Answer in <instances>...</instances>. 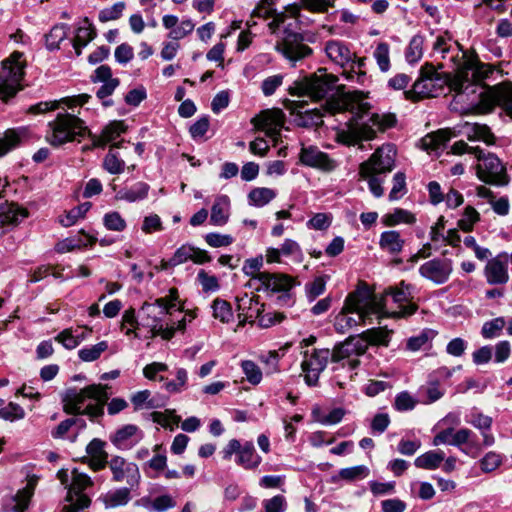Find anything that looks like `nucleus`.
I'll return each instance as SVG.
<instances>
[{"label":"nucleus","mask_w":512,"mask_h":512,"mask_svg":"<svg viewBox=\"0 0 512 512\" xmlns=\"http://www.w3.org/2000/svg\"><path fill=\"white\" fill-rule=\"evenodd\" d=\"M33 485L28 483L26 487L22 490L18 491V493L14 497L15 505L13 507L14 512H24L30 502V499L33 495Z\"/></svg>","instance_id":"48"},{"label":"nucleus","mask_w":512,"mask_h":512,"mask_svg":"<svg viewBox=\"0 0 512 512\" xmlns=\"http://www.w3.org/2000/svg\"><path fill=\"white\" fill-rule=\"evenodd\" d=\"M423 394L422 403L430 404L443 397L444 391L440 388L437 382H429L426 386H423L420 390Z\"/></svg>","instance_id":"52"},{"label":"nucleus","mask_w":512,"mask_h":512,"mask_svg":"<svg viewBox=\"0 0 512 512\" xmlns=\"http://www.w3.org/2000/svg\"><path fill=\"white\" fill-rule=\"evenodd\" d=\"M370 109V104L365 101V95L362 92L354 91L344 94L336 100H329L324 106V110L334 114L341 111H350L353 117L346 128L337 132L338 142L345 145H355L362 140H372L376 131H385L396 123L394 114L374 113L367 121H361V118Z\"/></svg>","instance_id":"1"},{"label":"nucleus","mask_w":512,"mask_h":512,"mask_svg":"<svg viewBox=\"0 0 512 512\" xmlns=\"http://www.w3.org/2000/svg\"><path fill=\"white\" fill-rule=\"evenodd\" d=\"M285 115L280 109H267L255 116L251 122L256 129L262 130L275 142L280 137V130L284 125Z\"/></svg>","instance_id":"17"},{"label":"nucleus","mask_w":512,"mask_h":512,"mask_svg":"<svg viewBox=\"0 0 512 512\" xmlns=\"http://www.w3.org/2000/svg\"><path fill=\"white\" fill-rule=\"evenodd\" d=\"M385 303L371 296L367 287H358L350 293L340 313L335 318V328L345 333L350 328L366 323L372 315H377Z\"/></svg>","instance_id":"2"},{"label":"nucleus","mask_w":512,"mask_h":512,"mask_svg":"<svg viewBox=\"0 0 512 512\" xmlns=\"http://www.w3.org/2000/svg\"><path fill=\"white\" fill-rule=\"evenodd\" d=\"M169 314L167 299L159 298L155 303H144L140 310V324L144 327H155L161 323V316Z\"/></svg>","instance_id":"22"},{"label":"nucleus","mask_w":512,"mask_h":512,"mask_svg":"<svg viewBox=\"0 0 512 512\" xmlns=\"http://www.w3.org/2000/svg\"><path fill=\"white\" fill-rule=\"evenodd\" d=\"M371 296L385 303L377 313L379 317H408L417 310V305L409 302L412 298L411 286L404 281L399 286L388 287L380 296L372 293Z\"/></svg>","instance_id":"6"},{"label":"nucleus","mask_w":512,"mask_h":512,"mask_svg":"<svg viewBox=\"0 0 512 512\" xmlns=\"http://www.w3.org/2000/svg\"><path fill=\"white\" fill-rule=\"evenodd\" d=\"M481 162L477 165V176L480 180L495 184L505 185L508 183L505 168L498 157L493 154L483 155L481 151Z\"/></svg>","instance_id":"16"},{"label":"nucleus","mask_w":512,"mask_h":512,"mask_svg":"<svg viewBox=\"0 0 512 512\" xmlns=\"http://www.w3.org/2000/svg\"><path fill=\"white\" fill-rule=\"evenodd\" d=\"M396 149L387 144L379 147L370 158L360 165V175L369 176L389 173L395 165Z\"/></svg>","instance_id":"13"},{"label":"nucleus","mask_w":512,"mask_h":512,"mask_svg":"<svg viewBox=\"0 0 512 512\" xmlns=\"http://www.w3.org/2000/svg\"><path fill=\"white\" fill-rule=\"evenodd\" d=\"M495 106H501L512 117V83L504 82L481 92L474 109L477 113L486 114L492 112Z\"/></svg>","instance_id":"12"},{"label":"nucleus","mask_w":512,"mask_h":512,"mask_svg":"<svg viewBox=\"0 0 512 512\" xmlns=\"http://www.w3.org/2000/svg\"><path fill=\"white\" fill-rule=\"evenodd\" d=\"M142 437V432L136 425L128 424L118 429L110 440L118 449L126 450L135 446Z\"/></svg>","instance_id":"24"},{"label":"nucleus","mask_w":512,"mask_h":512,"mask_svg":"<svg viewBox=\"0 0 512 512\" xmlns=\"http://www.w3.org/2000/svg\"><path fill=\"white\" fill-rule=\"evenodd\" d=\"M433 445L449 444L460 448V450L471 458H476L481 453V445L476 440L474 432L468 428H461L454 431L447 428L438 432L433 438Z\"/></svg>","instance_id":"11"},{"label":"nucleus","mask_w":512,"mask_h":512,"mask_svg":"<svg viewBox=\"0 0 512 512\" xmlns=\"http://www.w3.org/2000/svg\"><path fill=\"white\" fill-rule=\"evenodd\" d=\"M262 506L264 508L263 512H285L287 501L284 496L276 495L270 499L263 500Z\"/></svg>","instance_id":"60"},{"label":"nucleus","mask_w":512,"mask_h":512,"mask_svg":"<svg viewBox=\"0 0 512 512\" xmlns=\"http://www.w3.org/2000/svg\"><path fill=\"white\" fill-rule=\"evenodd\" d=\"M445 454L443 451H428L415 459V466L422 469L433 470L440 466L444 460Z\"/></svg>","instance_id":"38"},{"label":"nucleus","mask_w":512,"mask_h":512,"mask_svg":"<svg viewBox=\"0 0 512 512\" xmlns=\"http://www.w3.org/2000/svg\"><path fill=\"white\" fill-rule=\"evenodd\" d=\"M417 403V399L413 397L409 392L402 391L396 395L394 407L397 411L404 412L413 410Z\"/></svg>","instance_id":"54"},{"label":"nucleus","mask_w":512,"mask_h":512,"mask_svg":"<svg viewBox=\"0 0 512 512\" xmlns=\"http://www.w3.org/2000/svg\"><path fill=\"white\" fill-rule=\"evenodd\" d=\"M424 37L422 35H415L412 37L405 56L406 60L413 64L418 62L423 56Z\"/></svg>","instance_id":"44"},{"label":"nucleus","mask_w":512,"mask_h":512,"mask_svg":"<svg viewBox=\"0 0 512 512\" xmlns=\"http://www.w3.org/2000/svg\"><path fill=\"white\" fill-rule=\"evenodd\" d=\"M464 129L470 141H483L488 145H492L495 142V137L487 125L466 122Z\"/></svg>","instance_id":"31"},{"label":"nucleus","mask_w":512,"mask_h":512,"mask_svg":"<svg viewBox=\"0 0 512 512\" xmlns=\"http://www.w3.org/2000/svg\"><path fill=\"white\" fill-rule=\"evenodd\" d=\"M153 421L160 424L163 427L170 428L173 430L175 426H178L180 417L173 414L171 411L166 412H154L152 414Z\"/></svg>","instance_id":"56"},{"label":"nucleus","mask_w":512,"mask_h":512,"mask_svg":"<svg viewBox=\"0 0 512 512\" xmlns=\"http://www.w3.org/2000/svg\"><path fill=\"white\" fill-rule=\"evenodd\" d=\"M405 240L396 230L384 231L380 236V247L390 254H398L402 251Z\"/></svg>","instance_id":"33"},{"label":"nucleus","mask_w":512,"mask_h":512,"mask_svg":"<svg viewBox=\"0 0 512 512\" xmlns=\"http://www.w3.org/2000/svg\"><path fill=\"white\" fill-rule=\"evenodd\" d=\"M83 23V26L77 28L72 41L73 48L78 56L82 53V48L86 47L97 35L94 26L88 18H85Z\"/></svg>","instance_id":"28"},{"label":"nucleus","mask_w":512,"mask_h":512,"mask_svg":"<svg viewBox=\"0 0 512 512\" xmlns=\"http://www.w3.org/2000/svg\"><path fill=\"white\" fill-rule=\"evenodd\" d=\"M485 276L489 284H505L509 279L506 265L497 259L487 263Z\"/></svg>","instance_id":"32"},{"label":"nucleus","mask_w":512,"mask_h":512,"mask_svg":"<svg viewBox=\"0 0 512 512\" xmlns=\"http://www.w3.org/2000/svg\"><path fill=\"white\" fill-rule=\"evenodd\" d=\"M107 386L92 384L82 389L68 388L62 394L63 410L71 415L102 416L108 400Z\"/></svg>","instance_id":"3"},{"label":"nucleus","mask_w":512,"mask_h":512,"mask_svg":"<svg viewBox=\"0 0 512 512\" xmlns=\"http://www.w3.org/2000/svg\"><path fill=\"white\" fill-rule=\"evenodd\" d=\"M453 45L457 46V43L453 41L452 36L448 32H441L435 36L432 43V52L433 54H441L442 58H445Z\"/></svg>","instance_id":"41"},{"label":"nucleus","mask_w":512,"mask_h":512,"mask_svg":"<svg viewBox=\"0 0 512 512\" xmlns=\"http://www.w3.org/2000/svg\"><path fill=\"white\" fill-rule=\"evenodd\" d=\"M287 20L284 13L275 14L268 27L277 37L274 49L294 65L309 57L312 49L304 43L303 35L293 29V22Z\"/></svg>","instance_id":"4"},{"label":"nucleus","mask_w":512,"mask_h":512,"mask_svg":"<svg viewBox=\"0 0 512 512\" xmlns=\"http://www.w3.org/2000/svg\"><path fill=\"white\" fill-rule=\"evenodd\" d=\"M368 349V342L362 337H350L344 342L336 345L331 352V361L334 363V380L340 388L346 385V378L353 380L357 375L359 357L365 354Z\"/></svg>","instance_id":"5"},{"label":"nucleus","mask_w":512,"mask_h":512,"mask_svg":"<svg viewBox=\"0 0 512 512\" xmlns=\"http://www.w3.org/2000/svg\"><path fill=\"white\" fill-rule=\"evenodd\" d=\"M91 207V203L85 202L80 204L77 207L69 210L64 217L60 218V223L64 227H70L74 225L79 219L83 218L85 214L89 211Z\"/></svg>","instance_id":"45"},{"label":"nucleus","mask_w":512,"mask_h":512,"mask_svg":"<svg viewBox=\"0 0 512 512\" xmlns=\"http://www.w3.org/2000/svg\"><path fill=\"white\" fill-rule=\"evenodd\" d=\"M69 27L66 24L55 25L46 35V46L49 50L59 48L60 43L67 37Z\"/></svg>","instance_id":"42"},{"label":"nucleus","mask_w":512,"mask_h":512,"mask_svg":"<svg viewBox=\"0 0 512 512\" xmlns=\"http://www.w3.org/2000/svg\"><path fill=\"white\" fill-rule=\"evenodd\" d=\"M503 462V456L494 451L486 453L479 461L481 470L484 473H491L498 469Z\"/></svg>","instance_id":"47"},{"label":"nucleus","mask_w":512,"mask_h":512,"mask_svg":"<svg viewBox=\"0 0 512 512\" xmlns=\"http://www.w3.org/2000/svg\"><path fill=\"white\" fill-rule=\"evenodd\" d=\"M326 55L331 61L341 67L348 65L354 57L349 48L340 41L330 40L325 45Z\"/></svg>","instance_id":"27"},{"label":"nucleus","mask_w":512,"mask_h":512,"mask_svg":"<svg viewBox=\"0 0 512 512\" xmlns=\"http://www.w3.org/2000/svg\"><path fill=\"white\" fill-rule=\"evenodd\" d=\"M230 200L226 195L216 197L211 209L210 221L215 226H223L229 218Z\"/></svg>","instance_id":"30"},{"label":"nucleus","mask_w":512,"mask_h":512,"mask_svg":"<svg viewBox=\"0 0 512 512\" xmlns=\"http://www.w3.org/2000/svg\"><path fill=\"white\" fill-rule=\"evenodd\" d=\"M369 468L365 465H358L348 468L341 469L337 475L332 476L331 481L333 483H337L341 480L347 482H354L357 480H362L368 477Z\"/></svg>","instance_id":"36"},{"label":"nucleus","mask_w":512,"mask_h":512,"mask_svg":"<svg viewBox=\"0 0 512 512\" xmlns=\"http://www.w3.org/2000/svg\"><path fill=\"white\" fill-rule=\"evenodd\" d=\"M72 483L69 486V490L66 496L67 502H73L80 495H83L81 492L87 487L92 486L93 482L91 478L82 472H79L78 469H73L71 472Z\"/></svg>","instance_id":"29"},{"label":"nucleus","mask_w":512,"mask_h":512,"mask_svg":"<svg viewBox=\"0 0 512 512\" xmlns=\"http://www.w3.org/2000/svg\"><path fill=\"white\" fill-rule=\"evenodd\" d=\"M102 500L106 508L126 505L130 500V489L119 488L109 491L102 497Z\"/></svg>","instance_id":"39"},{"label":"nucleus","mask_w":512,"mask_h":512,"mask_svg":"<svg viewBox=\"0 0 512 512\" xmlns=\"http://www.w3.org/2000/svg\"><path fill=\"white\" fill-rule=\"evenodd\" d=\"M107 348V342L101 341L91 347H86L79 350L78 355L82 361L92 362L94 360H97Z\"/></svg>","instance_id":"50"},{"label":"nucleus","mask_w":512,"mask_h":512,"mask_svg":"<svg viewBox=\"0 0 512 512\" xmlns=\"http://www.w3.org/2000/svg\"><path fill=\"white\" fill-rule=\"evenodd\" d=\"M48 127L46 141L54 147H60L88 133L84 121L70 113H59L55 120L49 122Z\"/></svg>","instance_id":"7"},{"label":"nucleus","mask_w":512,"mask_h":512,"mask_svg":"<svg viewBox=\"0 0 512 512\" xmlns=\"http://www.w3.org/2000/svg\"><path fill=\"white\" fill-rule=\"evenodd\" d=\"M374 57L377 61L379 68L382 71H387L390 67L389 59V45L387 43H379L374 51Z\"/></svg>","instance_id":"58"},{"label":"nucleus","mask_w":512,"mask_h":512,"mask_svg":"<svg viewBox=\"0 0 512 512\" xmlns=\"http://www.w3.org/2000/svg\"><path fill=\"white\" fill-rule=\"evenodd\" d=\"M107 464L115 482H126L130 487L138 485L140 472L136 464L127 462L120 456L112 457Z\"/></svg>","instance_id":"18"},{"label":"nucleus","mask_w":512,"mask_h":512,"mask_svg":"<svg viewBox=\"0 0 512 512\" xmlns=\"http://www.w3.org/2000/svg\"><path fill=\"white\" fill-rule=\"evenodd\" d=\"M116 147H119V144H114L110 147L103 161L104 169L110 174H120L125 168L124 160L114 150Z\"/></svg>","instance_id":"40"},{"label":"nucleus","mask_w":512,"mask_h":512,"mask_svg":"<svg viewBox=\"0 0 512 512\" xmlns=\"http://www.w3.org/2000/svg\"><path fill=\"white\" fill-rule=\"evenodd\" d=\"M451 136L452 133L448 129H441L436 132H432L422 138V147L429 152L437 151L451 139Z\"/></svg>","instance_id":"35"},{"label":"nucleus","mask_w":512,"mask_h":512,"mask_svg":"<svg viewBox=\"0 0 512 512\" xmlns=\"http://www.w3.org/2000/svg\"><path fill=\"white\" fill-rule=\"evenodd\" d=\"M492 70L488 65L482 64L475 59H465L461 64L457 65L453 76L447 79L448 86L461 93L471 84H478L486 79Z\"/></svg>","instance_id":"9"},{"label":"nucleus","mask_w":512,"mask_h":512,"mask_svg":"<svg viewBox=\"0 0 512 512\" xmlns=\"http://www.w3.org/2000/svg\"><path fill=\"white\" fill-rule=\"evenodd\" d=\"M241 368L246 376V379L253 385H257L262 380V372L260 368L251 360H244L241 363Z\"/></svg>","instance_id":"55"},{"label":"nucleus","mask_w":512,"mask_h":512,"mask_svg":"<svg viewBox=\"0 0 512 512\" xmlns=\"http://www.w3.org/2000/svg\"><path fill=\"white\" fill-rule=\"evenodd\" d=\"M478 220L479 213L473 207L468 206L465 208L462 218L458 221V227L465 232H469Z\"/></svg>","instance_id":"57"},{"label":"nucleus","mask_w":512,"mask_h":512,"mask_svg":"<svg viewBox=\"0 0 512 512\" xmlns=\"http://www.w3.org/2000/svg\"><path fill=\"white\" fill-rule=\"evenodd\" d=\"M194 27L195 25L191 20H183L169 32L168 37L175 41L180 40L189 35L194 30Z\"/></svg>","instance_id":"62"},{"label":"nucleus","mask_w":512,"mask_h":512,"mask_svg":"<svg viewBox=\"0 0 512 512\" xmlns=\"http://www.w3.org/2000/svg\"><path fill=\"white\" fill-rule=\"evenodd\" d=\"M257 280L266 290L272 292H287L295 284L291 276L281 273H260L257 275Z\"/></svg>","instance_id":"25"},{"label":"nucleus","mask_w":512,"mask_h":512,"mask_svg":"<svg viewBox=\"0 0 512 512\" xmlns=\"http://www.w3.org/2000/svg\"><path fill=\"white\" fill-rule=\"evenodd\" d=\"M22 53L14 52L10 58L3 61L0 70V99L8 101L20 89V81L24 75Z\"/></svg>","instance_id":"10"},{"label":"nucleus","mask_w":512,"mask_h":512,"mask_svg":"<svg viewBox=\"0 0 512 512\" xmlns=\"http://www.w3.org/2000/svg\"><path fill=\"white\" fill-rule=\"evenodd\" d=\"M466 422L481 431V450L483 449V447H491L494 445L495 437L492 433H490V429L492 426V418L490 416L484 415L481 412L473 411L467 417Z\"/></svg>","instance_id":"26"},{"label":"nucleus","mask_w":512,"mask_h":512,"mask_svg":"<svg viewBox=\"0 0 512 512\" xmlns=\"http://www.w3.org/2000/svg\"><path fill=\"white\" fill-rule=\"evenodd\" d=\"M126 130L122 121H114L107 125L101 134L102 145L115 140Z\"/></svg>","instance_id":"53"},{"label":"nucleus","mask_w":512,"mask_h":512,"mask_svg":"<svg viewBox=\"0 0 512 512\" xmlns=\"http://www.w3.org/2000/svg\"><path fill=\"white\" fill-rule=\"evenodd\" d=\"M236 462L245 469H253L261 463V457L255 453L253 443L248 442L243 445Z\"/></svg>","instance_id":"37"},{"label":"nucleus","mask_w":512,"mask_h":512,"mask_svg":"<svg viewBox=\"0 0 512 512\" xmlns=\"http://www.w3.org/2000/svg\"><path fill=\"white\" fill-rule=\"evenodd\" d=\"M149 189L150 187L147 183L137 182L130 188H123L119 190L116 194V199L130 203L140 201L147 197Z\"/></svg>","instance_id":"34"},{"label":"nucleus","mask_w":512,"mask_h":512,"mask_svg":"<svg viewBox=\"0 0 512 512\" xmlns=\"http://www.w3.org/2000/svg\"><path fill=\"white\" fill-rule=\"evenodd\" d=\"M125 9L124 2H118L109 8H105L99 12V20L101 22H108L120 18Z\"/></svg>","instance_id":"61"},{"label":"nucleus","mask_w":512,"mask_h":512,"mask_svg":"<svg viewBox=\"0 0 512 512\" xmlns=\"http://www.w3.org/2000/svg\"><path fill=\"white\" fill-rule=\"evenodd\" d=\"M300 161L303 165L323 171H331L336 166L335 161L316 146H303L300 152Z\"/></svg>","instance_id":"21"},{"label":"nucleus","mask_w":512,"mask_h":512,"mask_svg":"<svg viewBox=\"0 0 512 512\" xmlns=\"http://www.w3.org/2000/svg\"><path fill=\"white\" fill-rule=\"evenodd\" d=\"M141 229L145 234H151L162 231L164 227L157 214H150L144 217Z\"/></svg>","instance_id":"63"},{"label":"nucleus","mask_w":512,"mask_h":512,"mask_svg":"<svg viewBox=\"0 0 512 512\" xmlns=\"http://www.w3.org/2000/svg\"><path fill=\"white\" fill-rule=\"evenodd\" d=\"M329 359H331L329 349H313L312 353L304 352L301 368L307 385H317L319 376L326 368Z\"/></svg>","instance_id":"15"},{"label":"nucleus","mask_w":512,"mask_h":512,"mask_svg":"<svg viewBox=\"0 0 512 512\" xmlns=\"http://www.w3.org/2000/svg\"><path fill=\"white\" fill-rule=\"evenodd\" d=\"M106 443L101 439L94 438L86 447L88 456L82 458L92 470L99 471L108 463V454L105 451Z\"/></svg>","instance_id":"23"},{"label":"nucleus","mask_w":512,"mask_h":512,"mask_svg":"<svg viewBox=\"0 0 512 512\" xmlns=\"http://www.w3.org/2000/svg\"><path fill=\"white\" fill-rule=\"evenodd\" d=\"M25 416L24 409L16 403L10 402L6 407L0 409V418L13 421L23 419Z\"/></svg>","instance_id":"64"},{"label":"nucleus","mask_w":512,"mask_h":512,"mask_svg":"<svg viewBox=\"0 0 512 512\" xmlns=\"http://www.w3.org/2000/svg\"><path fill=\"white\" fill-rule=\"evenodd\" d=\"M237 310L240 312H252L256 317H259L261 313L263 305H261L258 301V297H249L245 295L244 297L238 298Z\"/></svg>","instance_id":"51"},{"label":"nucleus","mask_w":512,"mask_h":512,"mask_svg":"<svg viewBox=\"0 0 512 512\" xmlns=\"http://www.w3.org/2000/svg\"><path fill=\"white\" fill-rule=\"evenodd\" d=\"M19 141L20 136L16 131H6L4 136L0 138V156L5 155L8 151L16 147Z\"/></svg>","instance_id":"59"},{"label":"nucleus","mask_w":512,"mask_h":512,"mask_svg":"<svg viewBox=\"0 0 512 512\" xmlns=\"http://www.w3.org/2000/svg\"><path fill=\"white\" fill-rule=\"evenodd\" d=\"M453 271L452 261L450 259H432L419 268L422 277L434 282L435 284L445 283Z\"/></svg>","instance_id":"19"},{"label":"nucleus","mask_w":512,"mask_h":512,"mask_svg":"<svg viewBox=\"0 0 512 512\" xmlns=\"http://www.w3.org/2000/svg\"><path fill=\"white\" fill-rule=\"evenodd\" d=\"M276 193L274 190L266 187L255 188L248 195L250 202L256 206H264L274 199Z\"/></svg>","instance_id":"46"},{"label":"nucleus","mask_w":512,"mask_h":512,"mask_svg":"<svg viewBox=\"0 0 512 512\" xmlns=\"http://www.w3.org/2000/svg\"><path fill=\"white\" fill-rule=\"evenodd\" d=\"M7 186V181L0 178V199L3 198V191ZM28 217L27 209L20 207L15 203L0 204V226H15L22 220Z\"/></svg>","instance_id":"20"},{"label":"nucleus","mask_w":512,"mask_h":512,"mask_svg":"<svg viewBox=\"0 0 512 512\" xmlns=\"http://www.w3.org/2000/svg\"><path fill=\"white\" fill-rule=\"evenodd\" d=\"M338 78L328 74L325 69H319L316 73L294 82L289 88V93L295 96H308L313 100L325 98L333 90Z\"/></svg>","instance_id":"8"},{"label":"nucleus","mask_w":512,"mask_h":512,"mask_svg":"<svg viewBox=\"0 0 512 512\" xmlns=\"http://www.w3.org/2000/svg\"><path fill=\"white\" fill-rule=\"evenodd\" d=\"M213 317L222 323H229L233 319V311L229 302L215 299L212 303Z\"/></svg>","instance_id":"43"},{"label":"nucleus","mask_w":512,"mask_h":512,"mask_svg":"<svg viewBox=\"0 0 512 512\" xmlns=\"http://www.w3.org/2000/svg\"><path fill=\"white\" fill-rule=\"evenodd\" d=\"M415 222V217L412 213L403 209H396L393 213L387 214L384 218V223L387 226H395L399 223L411 224Z\"/></svg>","instance_id":"49"},{"label":"nucleus","mask_w":512,"mask_h":512,"mask_svg":"<svg viewBox=\"0 0 512 512\" xmlns=\"http://www.w3.org/2000/svg\"><path fill=\"white\" fill-rule=\"evenodd\" d=\"M453 74H447L444 78L437 72L432 64H425L420 70V77L415 81L413 89L407 94H415L417 98L435 97L437 95L436 85L447 84V79Z\"/></svg>","instance_id":"14"}]
</instances>
